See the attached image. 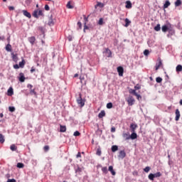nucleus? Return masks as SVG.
I'll list each match as a JSON object with an SVG mask.
<instances>
[{"mask_svg":"<svg viewBox=\"0 0 182 182\" xmlns=\"http://www.w3.org/2000/svg\"><path fill=\"white\" fill-rule=\"evenodd\" d=\"M33 16L36 18H39V16H44L43 11L39 9L35 10L33 13Z\"/></svg>","mask_w":182,"mask_h":182,"instance_id":"f257e3e1","label":"nucleus"},{"mask_svg":"<svg viewBox=\"0 0 182 182\" xmlns=\"http://www.w3.org/2000/svg\"><path fill=\"white\" fill-rule=\"evenodd\" d=\"M77 103L79 105L80 107H83V106H85V100L82 99V94H79V97L77 99Z\"/></svg>","mask_w":182,"mask_h":182,"instance_id":"f03ea898","label":"nucleus"},{"mask_svg":"<svg viewBox=\"0 0 182 182\" xmlns=\"http://www.w3.org/2000/svg\"><path fill=\"white\" fill-rule=\"evenodd\" d=\"M127 102L129 106H133V105H134V102H136V100H134V97H133V96L129 95L127 99Z\"/></svg>","mask_w":182,"mask_h":182,"instance_id":"7ed1b4c3","label":"nucleus"},{"mask_svg":"<svg viewBox=\"0 0 182 182\" xmlns=\"http://www.w3.org/2000/svg\"><path fill=\"white\" fill-rule=\"evenodd\" d=\"M117 70L118 72L119 76H123V73H124V69L123 68V67H117Z\"/></svg>","mask_w":182,"mask_h":182,"instance_id":"20e7f679","label":"nucleus"},{"mask_svg":"<svg viewBox=\"0 0 182 182\" xmlns=\"http://www.w3.org/2000/svg\"><path fill=\"white\" fill-rule=\"evenodd\" d=\"M175 114H176L175 120L176 122H178L180 120V116H181L180 110H178V109H176Z\"/></svg>","mask_w":182,"mask_h":182,"instance_id":"39448f33","label":"nucleus"},{"mask_svg":"<svg viewBox=\"0 0 182 182\" xmlns=\"http://www.w3.org/2000/svg\"><path fill=\"white\" fill-rule=\"evenodd\" d=\"M159 63L156 64L155 68L156 70H159V69H160V68H161V66L163 65V63L161 62V59L159 58L158 59Z\"/></svg>","mask_w":182,"mask_h":182,"instance_id":"423d86ee","label":"nucleus"},{"mask_svg":"<svg viewBox=\"0 0 182 182\" xmlns=\"http://www.w3.org/2000/svg\"><path fill=\"white\" fill-rule=\"evenodd\" d=\"M130 129H131L132 133L136 132V129H137V124H131Z\"/></svg>","mask_w":182,"mask_h":182,"instance_id":"0eeeda50","label":"nucleus"},{"mask_svg":"<svg viewBox=\"0 0 182 182\" xmlns=\"http://www.w3.org/2000/svg\"><path fill=\"white\" fill-rule=\"evenodd\" d=\"M18 80L19 82H21V83H23V82H25V75L23 73H19Z\"/></svg>","mask_w":182,"mask_h":182,"instance_id":"6e6552de","label":"nucleus"},{"mask_svg":"<svg viewBox=\"0 0 182 182\" xmlns=\"http://www.w3.org/2000/svg\"><path fill=\"white\" fill-rule=\"evenodd\" d=\"M22 12L24 16H26V18H32V15H31V13H29L28 11L23 10Z\"/></svg>","mask_w":182,"mask_h":182,"instance_id":"1a4fd4ad","label":"nucleus"},{"mask_svg":"<svg viewBox=\"0 0 182 182\" xmlns=\"http://www.w3.org/2000/svg\"><path fill=\"white\" fill-rule=\"evenodd\" d=\"M118 157L119 159H124L126 157V152L124 151H120Z\"/></svg>","mask_w":182,"mask_h":182,"instance_id":"9d476101","label":"nucleus"},{"mask_svg":"<svg viewBox=\"0 0 182 182\" xmlns=\"http://www.w3.org/2000/svg\"><path fill=\"white\" fill-rule=\"evenodd\" d=\"M105 6V4L100 1H97V4L95 6V9H97V7L99 8H103Z\"/></svg>","mask_w":182,"mask_h":182,"instance_id":"9b49d317","label":"nucleus"},{"mask_svg":"<svg viewBox=\"0 0 182 182\" xmlns=\"http://www.w3.org/2000/svg\"><path fill=\"white\" fill-rule=\"evenodd\" d=\"M105 116H106V112H105V110H102L98 114L99 119H103Z\"/></svg>","mask_w":182,"mask_h":182,"instance_id":"f8f14e48","label":"nucleus"},{"mask_svg":"<svg viewBox=\"0 0 182 182\" xmlns=\"http://www.w3.org/2000/svg\"><path fill=\"white\" fill-rule=\"evenodd\" d=\"M132 6V2L130 1H126V6H125L127 9H131Z\"/></svg>","mask_w":182,"mask_h":182,"instance_id":"ddd939ff","label":"nucleus"},{"mask_svg":"<svg viewBox=\"0 0 182 182\" xmlns=\"http://www.w3.org/2000/svg\"><path fill=\"white\" fill-rule=\"evenodd\" d=\"M28 41L30 43H31V45H33L35 43V41H36V38H35V36H31L28 38Z\"/></svg>","mask_w":182,"mask_h":182,"instance_id":"4468645a","label":"nucleus"},{"mask_svg":"<svg viewBox=\"0 0 182 182\" xmlns=\"http://www.w3.org/2000/svg\"><path fill=\"white\" fill-rule=\"evenodd\" d=\"M7 93H8V96H12V95H14V88L10 87L7 91Z\"/></svg>","mask_w":182,"mask_h":182,"instance_id":"2eb2a0df","label":"nucleus"},{"mask_svg":"<svg viewBox=\"0 0 182 182\" xmlns=\"http://www.w3.org/2000/svg\"><path fill=\"white\" fill-rule=\"evenodd\" d=\"M105 52L107 53V58H112V50L109 48H105Z\"/></svg>","mask_w":182,"mask_h":182,"instance_id":"dca6fc26","label":"nucleus"},{"mask_svg":"<svg viewBox=\"0 0 182 182\" xmlns=\"http://www.w3.org/2000/svg\"><path fill=\"white\" fill-rule=\"evenodd\" d=\"M109 171L112 173V176H116V171L113 169V167L112 166H109L108 168Z\"/></svg>","mask_w":182,"mask_h":182,"instance_id":"f3484780","label":"nucleus"},{"mask_svg":"<svg viewBox=\"0 0 182 182\" xmlns=\"http://www.w3.org/2000/svg\"><path fill=\"white\" fill-rule=\"evenodd\" d=\"M170 5H171V3H170V1L168 0H166L165 4H164V9H166L168 8V6H170Z\"/></svg>","mask_w":182,"mask_h":182,"instance_id":"a211bd4d","label":"nucleus"},{"mask_svg":"<svg viewBox=\"0 0 182 182\" xmlns=\"http://www.w3.org/2000/svg\"><path fill=\"white\" fill-rule=\"evenodd\" d=\"M60 133H65L66 132V126L60 125Z\"/></svg>","mask_w":182,"mask_h":182,"instance_id":"6ab92c4d","label":"nucleus"},{"mask_svg":"<svg viewBox=\"0 0 182 182\" xmlns=\"http://www.w3.org/2000/svg\"><path fill=\"white\" fill-rule=\"evenodd\" d=\"M11 56H12V59H13L14 62H18V55L17 54H14L13 53H11Z\"/></svg>","mask_w":182,"mask_h":182,"instance_id":"aec40b11","label":"nucleus"},{"mask_svg":"<svg viewBox=\"0 0 182 182\" xmlns=\"http://www.w3.org/2000/svg\"><path fill=\"white\" fill-rule=\"evenodd\" d=\"M6 50L7 52H12V46H11V44H7L6 46Z\"/></svg>","mask_w":182,"mask_h":182,"instance_id":"412c9836","label":"nucleus"},{"mask_svg":"<svg viewBox=\"0 0 182 182\" xmlns=\"http://www.w3.org/2000/svg\"><path fill=\"white\" fill-rule=\"evenodd\" d=\"M129 137L132 139V140H135V139H137V134H136V132H132Z\"/></svg>","mask_w":182,"mask_h":182,"instance_id":"4be33fe9","label":"nucleus"},{"mask_svg":"<svg viewBox=\"0 0 182 182\" xmlns=\"http://www.w3.org/2000/svg\"><path fill=\"white\" fill-rule=\"evenodd\" d=\"M111 150L113 153H114V151H117L119 150V146L117 145H113L111 148Z\"/></svg>","mask_w":182,"mask_h":182,"instance_id":"5701e85b","label":"nucleus"},{"mask_svg":"<svg viewBox=\"0 0 182 182\" xmlns=\"http://www.w3.org/2000/svg\"><path fill=\"white\" fill-rule=\"evenodd\" d=\"M148 178L151 180V181H154V173H149V175L148 176Z\"/></svg>","mask_w":182,"mask_h":182,"instance_id":"b1692460","label":"nucleus"},{"mask_svg":"<svg viewBox=\"0 0 182 182\" xmlns=\"http://www.w3.org/2000/svg\"><path fill=\"white\" fill-rule=\"evenodd\" d=\"M122 136L124 137V139H125V140L130 139V135H129V134H127V133H124L122 134Z\"/></svg>","mask_w":182,"mask_h":182,"instance_id":"393cba45","label":"nucleus"},{"mask_svg":"<svg viewBox=\"0 0 182 182\" xmlns=\"http://www.w3.org/2000/svg\"><path fill=\"white\" fill-rule=\"evenodd\" d=\"M18 147H16L15 146V144H11L10 146V149L11 150V151H16Z\"/></svg>","mask_w":182,"mask_h":182,"instance_id":"a878e982","label":"nucleus"},{"mask_svg":"<svg viewBox=\"0 0 182 182\" xmlns=\"http://www.w3.org/2000/svg\"><path fill=\"white\" fill-rule=\"evenodd\" d=\"M25 63H26L25 60L23 59L22 61L19 63L18 66L20 68H23L25 66Z\"/></svg>","mask_w":182,"mask_h":182,"instance_id":"bb28decb","label":"nucleus"},{"mask_svg":"<svg viewBox=\"0 0 182 182\" xmlns=\"http://www.w3.org/2000/svg\"><path fill=\"white\" fill-rule=\"evenodd\" d=\"M0 143H5V136L2 134H0Z\"/></svg>","mask_w":182,"mask_h":182,"instance_id":"cd10ccee","label":"nucleus"},{"mask_svg":"<svg viewBox=\"0 0 182 182\" xmlns=\"http://www.w3.org/2000/svg\"><path fill=\"white\" fill-rule=\"evenodd\" d=\"M125 25L124 26L126 28H127V26H129V25H130V23H132V21H130V20H129V18H125Z\"/></svg>","mask_w":182,"mask_h":182,"instance_id":"c85d7f7f","label":"nucleus"},{"mask_svg":"<svg viewBox=\"0 0 182 182\" xmlns=\"http://www.w3.org/2000/svg\"><path fill=\"white\" fill-rule=\"evenodd\" d=\"M176 72H182V65H178L176 68Z\"/></svg>","mask_w":182,"mask_h":182,"instance_id":"c756f323","label":"nucleus"},{"mask_svg":"<svg viewBox=\"0 0 182 182\" xmlns=\"http://www.w3.org/2000/svg\"><path fill=\"white\" fill-rule=\"evenodd\" d=\"M168 31V26L164 25L162 26V32H167Z\"/></svg>","mask_w":182,"mask_h":182,"instance_id":"7c9ffc66","label":"nucleus"},{"mask_svg":"<svg viewBox=\"0 0 182 182\" xmlns=\"http://www.w3.org/2000/svg\"><path fill=\"white\" fill-rule=\"evenodd\" d=\"M156 82L157 83H161V82H163V78H162V77H157L156 78Z\"/></svg>","mask_w":182,"mask_h":182,"instance_id":"2f4dec72","label":"nucleus"},{"mask_svg":"<svg viewBox=\"0 0 182 182\" xmlns=\"http://www.w3.org/2000/svg\"><path fill=\"white\" fill-rule=\"evenodd\" d=\"M181 6V0H176L175 2V6Z\"/></svg>","mask_w":182,"mask_h":182,"instance_id":"473e14b6","label":"nucleus"},{"mask_svg":"<svg viewBox=\"0 0 182 182\" xmlns=\"http://www.w3.org/2000/svg\"><path fill=\"white\" fill-rule=\"evenodd\" d=\"M160 29H161V27H160V24H157L156 26L154 27V31H156V32H159Z\"/></svg>","mask_w":182,"mask_h":182,"instance_id":"72a5a7b5","label":"nucleus"},{"mask_svg":"<svg viewBox=\"0 0 182 182\" xmlns=\"http://www.w3.org/2000/svg\"><path fill=\"white\" fill-rule=\"evenodd\" d=\"M129 92L130 95H134V96H135V95L137 93L136 92V90H133V89H130Z\"/></svg>","mask_w":182,"mask_h":182,"instance_id":"f704fd0d","label":"nucleus"},{"mask_svg":"<svg viewBox=\"0 0 182 182\" xmlns=\"http://www.w3.org/2000/svg\"><path fill=\"white\" fill-rule=\"evenodd\" d=\"M66 6H67L68 9H73V6H72V5L70 4V1H68V2Z\"/></svg>","mask_w":182,"mask_h":182,"instance_id":"c9c22d12","label":"nucleus"},{"mask_svg":"<svg viewBox=\"0 0 182 182\" xmlns=\"http://www.w3.org/2000/svg\"><path fill=\"white\" fill-rule=\"evenodd\" d=\"M17 167H18V168H23V167H25V165L22 163H18Z\"/></svg>","mask_w":182,"mask_h":182,"instance_id":"e433bc0d","label":"nucleus"},{"mask_svg":"<svg viewBox=\"0 0 182 182\" xmlns=\"http://www.w3.org/2000/svg\"><path fill=\"white\" fill-rule=\"evenodd\" d=\"M102 173H104L105 174H107V173H108L107 167H102Z\"/></svg>","mask_w":182,"mask_h":182,"instance_id":"4c0bfd02","label":"nucleus"},{"mask_svg":"<svg viewBox=\"0 0 182 182\" xmlns=\"http://www.w3.org/2000/svg\"><path fill=\"white\" fill-rule=\"evenodd\" d=\"M97 156H102V149H100V148H98L97 149V153H96Z\"/></svg>","mask_w":182,"mask_h":182,"instance_id":"58836bf2","label":"nucleus"},{"mask_svg":"<svg viewBox=\"0 0 182 182\" xmlns=\"http://www.w3.org/2000/svg\"><path fill=\"white\" fill-rule=\"evenodd\" d=\"M151 169V168H150V166H146V167H145V168H144V171L145 173H149V171H150Z\"/></svg>","mask_w":182,"mask_h":182,"instance_id":"ea45409f","label":"nucleus"},{"mask_svg":"<svg viewBox=\"0 0 182 182\" xmlns=\"http://www.w3.org/2000/svg\"><path fill=\"white\" fill-rule=\"evenodd\" d=\"M113 107V103L109 102L107 104V109H112Z\"/></svg>","mask_w":182,"mask_h":182,"instance_id":"a19ab883","label":"nucleus"},{"mask_svg":"<svg viewBox=\"0 0 182 182\" xmlns=\"http://www.w3.org/2000/svg\"><path fill=\"white\" fill-rule=\"evenodd\" d=\"M141 89V86L139 84H137L136 86H134V90H140Z\"/></svg>","mask_w":182,"mask_h":182,"instance_id":"79ce46f5","label":"nucleus"},{"mask_svg":"<svg viewBox=\"0 0 182 182\" xmlns=\"http://www.w3.org/2000/svg\"><path fill=\"white\" fill-rule=\"evenodd\" d=\"M155 178H158V177H161V172H157L156 173H154Z\"/></svg>","mask_w":182,"mask_h":182,"instance_id":"37998d69","label":"nucleus"},{"mask_svg":"<svg viewBox=\"0 0 182 182\" xmlns=\"http://www.w3.org/2000/svg\"><path fill=\"white\" fill-rule=\"evenodd\" d=\"M97 24L100 26L103 25V18L99 19Z\"/></svg>","mask_w":182,"mask_h":182,"instance_id":"c03bdc74","label":"nucleus"},{"mask_svg":"<svg viewBox=\"0 0 182 182\" xmlns=\"http://www.w3.org/2000/svg\"><path fill=\"white\" fill-rule=\"evenodd\" d=\"M9 110L11 112V113H14V112H15V107H9Z\"/></svg>","mask_w":182,"mask_h":182,"instance_id":"a18cd8bd","label":"nucleus"},{"mask_svg":"<svg viewBox=\"0 0 182 182\" xmlns=\"http://www.w3.org/2000/svg\"><path fill=\"white\" fill-rule=\"evenodd\" d=\"M43 150L46 153L48 151H49V146L46 145L43 147Z\"/></svg>","mask_w":182,"mask_h":182,"instance_id":"49530a36","label":"nucleus"},{"mask_svg":"<svg viewBox=\"0 0 182 182\" xmlns=\"http://www.w3.org/2000/svg\"><path fill=\"white\" fill-rule=\"evenodd\" d=\"M30 93L31 95H34L35 96H36V91H35V89L30 90Z\"/></svg>","mask_w":182,"mask_h":182,"instance_id":"de8ad7c7","label":"nucleus"},{"mask_svg":"<svg viewBox=\"0 0 182 182\" xmlns=\"http://www.w3.org/2000/svg\"><path fill=\"white\" fill-rule=\"evenodd\" d=\"M73 136L77 137V136H80V132H79L78 131H75L73 134Z\"/></svg>","mask_w":182,"mask_h":182,"instance_id":"09e8293b","label":"nucleus"},{"mask_svg":"<svg viewBox=\"0 0 182 182\" xmlns=\"http://www.w3.org/2000/svg\"><path fill=\"white\" fill-rule=\"evenodd\" d=\"M149 53H150V51H149V50H145L144 51V55L145 56H149Z\"/></svg>","mask_w":182,"mask_h":182,"instance_id":"8fccbe9b","label":"nucleus"},{"mask_svg":"<svg viewBox=\"0 0 182 182\" xmlns=\"http://www.w3.org/2000/svg\"><path fill=\"white\" fill-rule=\"evenodd\" d=\"M135 96L136 97L137 100H140L141 99V95L139 94H135Z\"/></svg>","mask_w":182,"mask_h":182,"instance_id":"3c124183","label":"nucleus"},{"mask_svg":"<svg viewBox=\"0 0 182 182\" xmlns=\"http://www.w3.org/2000/svg\"><path fill=\"white\" fill-rule=\"evenodd\" d=\"M75 173H82V168L78 167L76 170H75Z\"/></svg>","mask_w":182,"mask_h":182,"instance_id":"603ef678","label":"nucleus"},{"mask_svg":"<svg viewBox=\"0 0 182 182\" xmlns=\"http://www.w3.org/2000/svg\"><path fill=\"white\" fill-rule=\"evenodd\" d=\"M44 8H45L46 11H49L50 9V8L49 7V6L48 4H46Z\"/></svg>","mask_w":182,"mask_h":182,"instance_id":"864d4df0","label":"nucleus"},{"mask_svg":"<svg viewBox=\"0 0 182 182\" xmlns=\"http://www.w3.org/2000/svg\"><path fill=\"white\" fill-rule=\"evenodd\" d=\"M77 26L79 27L80 29H82V23L80 21L77 22Z\"/></svg>","mask_w":182,"mask_h":182,"instance_id":"5fc2aeb1","label":"nucleus"},{"mask_svg":"<svg viewBox=\"0 0 182 182\" xmlns=\"http://www.w3.org/2000/svg\"><path fill=\"white\" fill-rule=\"evenodd\" d=\"M27 87H28V89H30V90H33L32 87H33V85H31V84H28V85H27Z\"/></svg>","mask_w":182,"mask_h":182,"instance_id":"6e6d98bb","label":"nucleus"},{"mask_svg":"<svg viewBox=\"0 0 182 182\" xmlns=\"http://www.w3.org/2000/svg\"><path fill=\"white\" fill-rule=\"evenodd\" d=\"M114 132H116V128H115L114 127H112L111 128V132H112V133H114Z\"/></svg>","mask_w":182,"mask_h":182,"instance_id":"4d7b16f0","label":"nucleus"},{"mask_svg":"<svg viewBox=\"0 0 182 182\" xmlns=\"http://www.w3.org/2000/svg\"><path fill=\"white\" fill-rule=\"evenodd\" d=\"M19 68H20L19 65H18V64H16V65H14V69H19Z\"/></svg>","mask_w":182,"mask_h":182,"instance_id":"13d9d810","label":"nucleus"},{"mask_svg":"<svg viewBox=\"0 0 182 182\" xmlns=\"http://www.w3.org/2000/svg\"><path fill=\"white\" fill-rule=\"evenodd\" d=\"M36 70L33 67H32L30 72H31V73H33V72H35Z\"/></svg>","mask_w":182,"mask_h":182,"instance_id":"bf43d9fd","label":"nucleus"},{"mask_svg":"<svg viewBox=\"0 0 182 182\" xmlns=\"http://www.w3.org/2000/svg\"><path fill=\"white\" fill-rule=\"evenodd\" d=\"M9 11H14V10H15V7H14V6H9Z\"/></svg>","mask_w":182,"mask_h":182,"instance_id":"052dcab7","label":"nucleus"},{"mask_svg":"<svg viewBox=\"0 0 182 182\" xmlns=\"http://www.w3.org/2000/svg\"><path fill=\"white\" fill-rule=\"evenodd\" d=\"M79 157H82V154H80V152H78L77 154V159H79Z\"/></svg>","mask_w":182,"mask_h":182,"instance_id":"680f3d73","label":"nucleus"},{"mask_svg":"<svg viewBox=\"0 0 182 182\" xmlns=\"http://www.w3.org/2000/svg\"><path fill=\"white\" fill-rule=\"evenodd\" d=\"M0 41H5V36H0Z\"/></svg>","mask_w":182,"mask_h":182,"instance_id":"e2e57ef3","label":"nucleus"},{"mask_svg":"<svg viewBox=\"0 0 182 182\" xmlns=\"http://www.w3.org/2000/svg\"><path fill=\"white\" fill-rule=\"evenodd\" d=\"M86 29H89V27H87V26H86V24L84 26V32L85 31H86Z\"/></svg>","mask_w":182,"mask_h":182,"instance_id":"0e129e2a","label":"nucleus"},{"mask_svg":"<svg viewBox=\"0 0 182 182\" xmlns=\"http://www.w3.org/2000/svg\"><path fill=\"white\" fill-rule=\"evenodd\" d=\"M179 104H180L181 106H182V100H181L179 101Z\"/></svg>","mask_w":182,"mask_h":182,"instance_id":"69168bd1","label":"nucleus"},{"mask_svg":"<svg viewBox=\"0 0 182 182\" xmlns=\"http://www.w3.org/2000/svg\"><path fill=\"white\" fill-rule=\"evenodd\" d=\"M0 117H4V114L0 113Z\"/></svg>","mask_w":182,"mask_h":182,"instance_id":"338daca9","label":"nucleus"},{"mask_svg":"<svg viewBox=\"0 0 182 182\" xmlns=\"http://www.w3.org/2000/svg\"><path fill=\"white\" fill-rule=\"evenodd\" d=\"M77 76H79V74H75V75H74V77H77Z\"/></svg>","mask_w":182,"mask_h":182,"instance_id":"774afa93","label":"nucleus"}]
</instances>
